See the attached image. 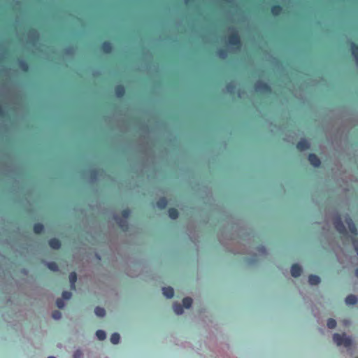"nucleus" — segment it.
Segmentation results:
<instances>
[{
    "label": "nucleus",
    "instance_id": "40",
    "mask_svg": "<svg viewBox=\"0 0 358 358\" xmlns=\"http://www.w3.org/2000/svg\"><path fill=\"white\" fill-rule=\"evenodd\" d=\"M355 275L358 278V268L355 271Z\"/></svg>",
    "mask_w": 358,
    "mask_h": 358
},
{
    "label": "nucleus",
    "instance_id": "4",
    "mask_svg": "<svg viewBox=\"0 0 358 358\" xmlns=\"http://www.w3.org/2000/svg\"><path fill=\"white\" fill-rule=\"evenodd\" d=\"M229 45L232 46L234 49H238L240 47V40L236 31H233L231 36L229 39Z\"/></svg>",
    "mask_w": 358,
    "mask_h": 358
},
{
    "label": "nucleus",
    "instance_id": "9",
    "mask_svg": "<svg viewBox=\"0 0 358 358\" xmlns=\"http://www.w3.org/2000/svg\"><path fill=\"white\" fill-rule=\"evenodd\" d=\"M255 90L257 92H267L269 90V87L266 83L257 82L255 85Z\"/></svg>",
    "mask_w": 358,
    "mask_h": 358
},
{
    "label": "nucleus",
    "instance_id": "43",
    "mask_svg": "<svg viewBox=\"0 0 358 358\" xmlns=\"http://www.w3.org/2000/svg\"><path fill=\"white\" fill-rule=\"evenodd\" d=\"M186 2H188L189 0H185Z\"/></svg>",
    "mask_w": 358,
    "mask_h": 358
},
{
    "label": "nucleus",
    "instance_id": "39",
    "mask_svg": "<svg viewBox=\"0 0 358 358\" xmlns=\"http://www.w3.org/2000/svg\"><path fill=\"white\" fill-rule=\"evenodd\" d=\"M90 177H91V180H92L93 178H94V171H91Z\"/></svg>",
    "mask_w": 358,
    "mask_h": 358
},
{
    "label": "nucleus",
    "instance_id": "11",
    "mask_svg": "<svg viewBox=\"0 0 358 358\" xmlns=\"http://www.w3.org/2000/svg\"><path fill=\"white\" fill-rule=\"evenodd\" d=\"M320 281V278L316 275H310L308 277V282L310 285H317Z\"/></svg>",
    "mask_w": 358,
    "mask_h": 358
},
{
    "label": "nucleus",
    "instance_id": "25",
    "mask_svg": "<svg viewBox=\"0 0 358 358\" xmlns=\"http://www.w3.org/2000/svg\"><path fill=\"white\" fill-rule=\"evenodd\" d=\"M43 230V225L38 223L35 224L34 226V231L36 234H40Z\"/></svg>",
    "mask_w": 358,
    "mask_h": 358
},
{
    "label": "nucleus",
    "instance_id": "8",
    "mask_svg": "<svg viewBox=\"0 0 358 358\" xmlns=\"http://www.w3.org/2000/svg\"><path fill=\"white\" fill-rule=\"evenodd\" d=\"M308 160L310 163L315 167H317L320 165V160L315 154L309 155Z\"/></svg>",
    "mask_w": 358,
    "mask_h": 358
},
{
    "label": "nucleus",
    "instance_id": "35",
    "mask_svg": "<svg viewBox=\"0 0 358 358\" xmlns=\"http://www.w3.org/2000/svg\"><path fill=\"white\" fill-rule=\"evenodd\" d=\"M258 251H259V253L261 254V255H266V248L264 247H261L258 249Z\"/></svg>",
    "mask_w": 358,
    "mask_h": 358
},
{
    "label": "nucleus",
    "instance_id": "1",
    "mask_svg": "<svg viewBox=\"0 0 358 358\" xmlns=\"http://www.w3.org/2000/svg\"><path fill=\"white\" fill-rule=\"evenodd\" d=\"M332 339L337 346H344L346 348H350L354 343L352 338L345 333H335L332 336Z\"/></svg>",
    "mask_w": 358,
    "mask_h": 358
},
{
    "label": "nucleus",
    "instance_id": "23",
    "mask_svg": "<svg viewBox=\"0 0 358 358\" xmlns=\"http://www.w3.org/2000/svg\"><path fill=\"white\" fill-rule=\"evenodd\" d=\"M124 93V89L122 86H117L115 88V94L117 97H121Z\"/></svg>",
    "mask_w": 358,
    "mask_h": 358
},
{
    "label": "nucleus",
    "instance_id": "5",
    "mask_svg": "<svg viewBox=\"0 0 358 358\" xmlns=\"http://www.w3.org/2000/svg\"><path fill=\"white\" fill-rule=\"evenodd\" d=\"M345 220L348 226L349 231H350V233L353 235H357V231L352 220L348 215L345 217Z\"/></svg>",
    "mask_w": 358,
    "mask_h": 358
},
{
    "label": "nucleus",
    "instance_id": "21",
    "mask_svg": "<svg viewBox=\"0 0 358 358\" xmlns=\"http://www.w3.org/2000/svg\"><path fill=\"white\" fill-rule=\"evenodd\" d=\"M337 325L336 321L333 318H329L327 321V326L329 329H333L336 328Z\"/></svg>",
    "mask_w": 358,
    "mask_h": 358
},
{
    "label": "nucleus",
    "instance_id": "18",
    "mask_svg": "<svg viewBox=\"0 0 358 358\" xmlns=\"http://www.w3.org/2000/svg\"><path fill=\"white\" fill-rule=\"evenodd\" d=\"M192 304V299L190 297H185L182 300V306L186 308H189Z\"/></svg>",
    "mask_w": 358,
    "mask_h": 358
},
{
    "label": "nucleus",
    "instance_id": "2",
    "mask_svg": "<svg viewBox=\"0 0 358 358\" xmlns=\"http://www.w3.org/2000/svg\"><path fill=\"white\" fill-rule=\"evenodd\" d=\"M122 218H119L117 215H115L114 219L117 222V223L119 224L120 228L124 231L127 229V220L130 215V211L127 209L124 210L122 213Z\"/></svg>",
    "mask_w": 358,
    "mask_h": 358
},
{
    "label": "nucleus",
    "instance_id": "24",
    "mask_svg": "<svg viewBox=\"0 0 358 358\" xmlns=\"http://www.w3.org/2000/svg\"><path fill=\"white\" fill-rule=\"evenodd\" d=\"M169 216L171 218V219H176L178 217V213L177 211V210H176L175 208H171L169 210Z\"/></svg>",
    "mask_w": 358,
    "mask_h": 358
},
{
    "label": "nucleus",
    "instance_id": "41",
    "mask_svg": "<svg viewBox=\"0 0 358 358\" xmlns=\"http://www.w3.org/2000/svg\"><path fill=\"white\" fill-rule=\"evenodd\" d=\"M48 358H56V357L54 356H49V357H48Z\"/></svg>",
    "mask_w": 358,
    "mask_h": 358
},
{
    "label": "nucleus",
    "instance_id": "29",
    "mask_svg": "<svg viewBox=\"0 0 358 358\" xmlns=\"http://www.w3.org/2000/svg\"><path fill=\"white\" fill-rule=\"evenodd\" d=\"M62 297L64 301L65 300H69L71 298L72 294L70 292L68 291H64L62 294Z\"/></svg>",
    "mask_w": 358,
    "mask_h": 358
},
{
    "label": "nucleus",
    "instance_id": "22",
    "mask_svg": "<svg viewBox=\"0 0 358 358\" xmlns=\"http://www.w3.org/2000/svg\"><path fill=\"white\" fill-rule=\"evenodd\" d=\"M167 205V201L165 198H162L159 200V201L157 203V206L158 208L162 209L164 208Z\"/></svg>",
    "mask_w": 358,
    "mask_h": 358
},
{
    "label": "nucleus",
    "instance_id": "7",
    "mask_svg": "<svg viewBox=\"0 0 358 358\" xmlns=\"http://www.w3.org/2000/svg\"><path fill=\"white\" fill-rule=\"evenodd\" d=\"M310 144L306 139H301L297 144L296 148L300 151H303L308 149Z\"/></svg>",
    "mask_w": 358,
    "mask_h": 358
},
{
    "label": "nucleus",
    "instance_id": "19",
    "mask_svg": "<svg viewBox=\"0 0 358 358\" xmlns=\"http://www.w3.org/2000/svg\"><path fill=\"white\" fill-rule=\"evenodd\" d=\"M94 313L96 315L99 317H103L106 315L105 309L101 307H96L94 310Z\"/></svg>",
    "mask_w": 358,
    "mask_h": 358
},
{
    "label": "nucleus",
    "instance_id": "3",
    "mask_svg": "<svg viewBox=\"0 0 358 358\" xmlns=\"http://www.w3.org/2000/svg\"><path fill=\"white\" fill-rule=\"evenodd\" d=\"M334 225L336 229L342 234H346V229L343 224V222L339 215H336L334 218Z\"/></svg>",
    "mask_w": 358,
    "mask_h": 358
},
{
    "label": "nucleus",
    "instance_id": "28",
    "mask_svg": "<svg viewBox=\"0 0 358 358\" xmlns=\"http://www.w3.org/2000/svg\"><path fill=\"white\" fill-rule=\"evenodd\" d=\"M56 305L59 309H62L65 307L66 304L63 299H57L56 301Z\"/></svg>",
    "mask_w": 358,
    "mask_h": 358
},
{
    "label": "nucleus",
    "instance_id": "30",
    "mask_svg": "<svg viewBox=\"0 0 358 358\" xmlns=\"http://www.w3.org/2000/svg\"><path fill=\"white\" fill-rule=\"evenodd\" d=\"M83 352L78 349L76 351H74L73 354V358H83Z\"/></svg>",
    "mask_w": 358,
    "mask_h": 358
},
{
    "label": "nucleus",
    "instance_id": "27",
    "mask_svg": "<svg viewBox=\"0 0 358 358\" xmlns=\"http://www.w3.org/2000/svg\"><path fill=\"white\" fill-rule=\"evenodd\" d=\"M103 51L106 53H108L111 51L112 47L109 43H104L102 45Z\"/></svg>",
    "mask_w": 358,
    "mask_h": 358
},
{
    "label": "nucleus",
    "instance_id": "10",
    "mask_svg": "<svg viewBox=\"0 0 358 358\" xmlns=\"http://www.w3.org/2000/svg\"><path fill=\"white\" fill-rule=\"evenodd\" d=\"M345 302L348 306L355 305L358 302V298L355 295L350 294L345 298Z\"/></svg>",
    "mask_w": 358,
    "mask_h": 358
},
{
    "label": "nucleus",
    "instance_id": "14",
    "mask_svg": "<svg viewBox=\"0 0 358 358\" xmlns=\"http://www.w3.org/2000/svg\"><path fill=\"white\" fill-rule=\"evenodd\" d=\"M77 280V275L75 272H71L69 275V282L71 289H75V284Z\"/></svg>",
    "mask_w": 358,
    "mask_h": 358
},
{
    "label": "nucleus",
    "instance_id": "6",
    "mask_svg": "<svg viewBox=\"0 0 358 358\" xmlns=\"http://www.w3.org/2000/svg\"><path fill=\"white\" fill-rule=\"evenodd\" d=\"M302 268L299 264H295L291 268V275L294 278H297L301 275Z\"/></svg>",
    "mask_w": 358,
    "mask_h": 358
},
{
    "label": "nucleus",
    "instance_id": "34",
    "mask_svg": "<svg viewBox=\"0 0 358 358\" xmlns=\"http://www.w3.org/2000/svg\"><path fill=\"white\" fill-rule=\"evenodd\" d=\"M218 55L220 57L224 59L227 57V53L224 50H219Z\"/></svg>",
    "mask_w": 358,
    "mask_h": 358
},
{
    "label": "nucleus",
    "instance_id": "33",
    "mask_svg": "<svg viewBox=\"0 0 358 358\" xmlns=\"http://www.w3.org/2000/svg\"><path fill=\"white\" fill-rule=\"evenodd\" d=\"M20 67L22 70L24 71H27L28 70V65L27 64L24 62V61H20Z\"/></svg>",
    "mask_w": 358,
    "mask_h": 358
},
{
    "label": "nucleus",
    "instance_id": "12",
    "mask_svg": "<svg viewBox=\"0 0 358 358\" xmlns=\"http://www.w3.org/2000/svg\"><path fill=\"white\" fill-rule=\"evenodd\" d=\"M163 294L168 299H171L174 295V290L172 287H164L162 289Z\"/></svg>",
    "mask_w": 358,
    "mask_h": 358
},
{
    "label": "nucleus",
    "instance_id": "37",
    "mask_svg": "<svg viewBox=\"0 0 358 358\" xmlns=\"http://www.w3.org/2000/svg\"><path fill=\"white\" fill-rule=\"evenodd\" d=\"M352 244L355 250H357V249H358V241L355 239H353Z\"/></svg>",
    "mask_w": 358,
    "mask_h": 358
},
{
    "label": "nucleus",
    "instance_id": "16",
    "mask_svg": "<svg viewBox=\"0 0 358 358\" xmlns=\"http://www.w3.org/2000/svg\"><path fill=\"white\" fill-rule=\"evenodd\" d=\"M351 48H352V54L353 57H355L357 66H358V46L356 47L354 43H352Z\"/></svg>",
    "mask_w": 358,
    "mask_h": 358
},
{
    "label": "nucleus",
    "instance_id": "42",
    "mask_svg": "<svg viewBox=\"0 0 358 358\" xmlns=\"http://www.w3.org/2000/svg\"><path fill=\"white\" fill-rule=\"evenodd\" d=\"M356 252H357V255H358V248L357 249V250H355Z\"/></svg>",
    "mask_w": 358,
    "mask_h": 358
},
{
    "label": "nucleus",
    "instance_id": "17",
    "mask_svg": "<svg viewBox=\"0 0 358 358\" xmlns=\"http://www.w3.org/2000/svg\"><path fill=\"white\" fill-rule=\"evenodd\" d=\"M120 336L118 333H113L110 336V342L114 344L117 345L120 343Z\"/></svg>",
    "mask_w": 358,
    "mask_h": 358
},
{
    "label": "nucleus",
    "instance_id": "31",
    "mask_svg": "<svg viewBox=\"0 0 358 358\" xmlns=\"http://www.w3.org/2000/svg\"><path fill=\"white\" fill-rule=\"evenodd\" d=\"M52 317L53 319L58 320L62 317V313L59 310H55L52 313Z\"/></svg>",
    "mask_w": 358,
    "mask_h": 358
},
{
    "label": "nucleus",
    "instance_id": "26",
    "mask_svg": "<svg viewBox=\"0 0 358 358\" xmlns=\"http://www.w3.org/2000/svg\"><path fill=\"white\" fill-rule=\"evenodd\" d=\"M46 265L49 269L53 271H58V266L55 262H46Z\"/></svg>",
    "mask_w": 358,
    "mask_h": 358
},
{
    "label": "nucleus",
    "instance_id": "20",
    "mask_svg": "<svg viewBox=\"0 0 358 358\" xmlns=\"http://www.w3.org/2000/svg\"><path fill=\"white\" fill-rule=\"evenodd\" d=\"M96 337L99 341H103L106 338V334L105 331L100 329L96 332Z\"/></svg>",
    "mask_w": 358,
    "mask_h": 358
},
{
    "label": "nucleus",
    "instance_id": "15",
    "mask_svg": "<svg viewBox=\"0 0 358 358\" xmlns=\"http://www.w3.org/2000/svg\"><path fill=\"white\" fill-rule=\"evenodd\" d=\"M173 310L176 315H182L183 313V306L179 303H174Z\"/></svg>",
    "mask_w": 358,
    "mask_h": 358
},
{
    "label": "nucleus",
    "instance_id": "32",
    "mask_svg": "<svg viewBox=\"0 0 358 358\" xmlns=\"http://www.w3.org/2000/svg\"><path fill=\"white\" fill-rule=\"evenodd\" d=\"M280 11H281V8L278 6H273L271 8V12H272L273 15H278L280 13Z\"/></svg>",
    "mask_w": 358,
    "mask_h": 358
},
{
    "label": "nucleus",
    "instance_id": "44",
    "mask_svg": "<svg viewBox=\"0 0 358 358\" xmlns=\"http://www.w3.org/2000/svg\"><path fill=\"white\" fill-rule=\"evenodd\" d=\"M355 358H358V357H355Z\"/></svg>",
    "mask_w": 358,
    "mask_h": 358
},
{
    "label": "nucleus",
    "instance_id": "36",
    "mask_svg": "<svg viewBox=\"0 0 358 358\" xmlns=\"http://www.w3.org/2000/svg\"><path fill=\"white\" fill-rule=\"evenodd\" d=\"M234 88V85H232V84H229L227 86V90L228 92H231L233 91Z\"/></svg>",
    "mask_w": 358,
    "mask_h": 358
},
{
    "label": "nucleus",
    "instance_id": "38",
    "mask_svg": "<svg viewBox=\"0 0 358 358\" xmlns=\"http://www.w3.org/2000/svg\"><path fill=\"white\" fill-rule=\"evenodd\" d=\"M128 275L131 276V277H135L137 275V274H134V273H128Z\"/></svg>",
    "mask_w": 358,
    "mask_h": 358
},
{
    "label": "nucleus",
    "instance_id": "13",
    "mask_svg": "<svg viewBox=\"0 0 358 358\" xmlns=\"http://www.w3.org/2000/svg\"><path fill=\"white\" fill-rule=\"evenodd\" d=\"M49 245L52 249H59L61 246L59 241L57 238H52L49 241Z\"/></svg>",
    "mask_w": 358,
    "mask_h": 358
}]
</instances>
